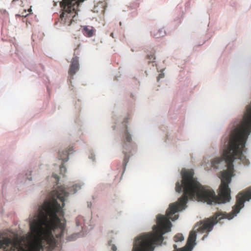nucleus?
<instances>
[{
    "mask_svg": "<svg viewBox=\"0 0 251 251\" xmlns=\"http://www.w3.org/2000/svg\"><path fill=\"white\" fill-rule=\"evenodd\" d=\"M68 194L63 186L52 191L39 208L37 221L32 218V251H52L56 244L52 232H59L56 238L63 235L65 227L59 216H64L62 207Z\"/></svg>",
    "mask_w": 251,
    "mask_h": 251,
    "instance_id": "nucleus-1",
    "label": "nucleus"
},
{
    "mask_svg": "<svg viewBox=\"0 0 251 251\" xmlns=\"http://www.w3.org/2000/svg\"><path fill=\"white\" fill-rule=\"evenodd\" d=\"M251 199V187L246 189L237 195L236 202L233 207L232 212L229 214L222 212H217L213 217L201 221L195 227L198 232L207 233L212 230L213 226L224 219H232L244 206V203Z\"/></svg>",
    "mask_w": 251,
    "mask_h": 251,
    "instance_id": "nucleus-2",
    "label": "nucleus"
},
{
    "mask_svg": "<svg viewBox=\"0 0 251 251\" xmlns=\"http://www.w3.org/2000/svg\"><path fill=\"white\" fill-rule=\"evenodd\" d=\"M84 0H62L60 2L62 13L60 16V22L64 25H70L75 21L78 11L80 2Z\"/></svg>",
    "mask_w": 251,
    "mask_h": 251,
    "instance_id": "nucleus-3",
    "label": "nucleus"
},
{
    "mask_svg": "<svg viewBox=\"0 0 251 251\" xmlns=\"http://www.w3.org/2000/svg\"><path fill=\"white\" fill-rule=\"evenodd\" d=\"M23 244L21 241H12L9 238H5L0 240V251H14Z\"/></svg>",
    "mask_w": 251,
    "mask_h": 251,
    "instance_id": "nucleus-4",
    "label": "nucleus"
},
{
    "mask_svg": "<svg viewBox=\"0 0 251 251\" xmlns=\"http://www.w3.org/2000/svg\"><path fill=\"white\" fill-rule=\"evenodd\" d=\"M78 58L77 56L73 57L70 67L69 70V74L70 75H74L79 70Z\"/></svg>",
    "mask_w": 251,
    "mask_h": 251,
    "instance_id": "nucleus-5",
    "label": "nucleus"
},
{
    "mask_svg": "<svg viewBox=\"0 0 251 251\" xmlns=\"http://www.w3.org/2000/svg\"><path fill=\"white\" fill-rule=\"evenodd\" d=\"M82 32L87 37H92L95 34L96 29L90 25L82 26Z\"/></svg>",
    "mask_w": 251,
    "mask_h": 251,
    "instance_id": "nucleus-6",
    "label": "nucleus"
},
{
    "mask_svg": "<svg viewBox=\"0 0 251 251\" xmlns=\"http://www.w3.org/2000/svg\"><path fill=\"white\" fill-rule=\"evenodd\" d=\"M151 34L153 37L159 38L164 36L166 34V32L163 28L154 27L151 29Z\"/></svg>",
    "mask_w": 251,
    "mask_h": 251,
    "instance_id": "nucleus-7",
    "label": "nucleus"
},
{
    "mask_svg": "<svg viewBox=\"0 0 251 251\" xmlns=\"http://www.w3.org/2000/svg\"><path fill=\"white\" fill-rule=\"evenodd\" d=\"M73 147H70L67 151H63L62 152H59L58 158L62 160L64 162L67 161L69 157V154L73 151Z\"/></svg>",
    "mask_w": 251,
    "mask_h": 251,
    "instance_id": "nucleus-8",
    "label": "nucleus"
},
{
    "mask_svg": "<svg viewBox=\"0 0 251 251\" xmlns=\"http://www.w3.org/2000/svg\"><path fill=\"white\" fill-rule=\"evenodd\" d=\"M82 186V185L78 183L73 185L71 187L69 188V192L71 193H75L77 191L80 190L81 189V187Z\"/></svg>",
    "mask_w": 251,
    "mask_h": 251,
    "instance_id": "nucleus-9",
    "label": "nucleus"
},
{
    "mask_svg": "<svg viewBox=\"0 0 251 251\" xmlns=\"http://www.w3.org/2000/svg\"><path fill=\"white\" fill-rule=\"evenodd\" d=\"M124 137L126 141L128 143H130L132 141V138L130 134L127 130V126H126V129L124 132Z\"/></svg>",
    "mask_w": 251,
    "mask_h": 251,
    "instance_id": "nucleus-10",
    "label": "nucleus"
},
{
    "mask_svg": "<svg viewBox=\"0 0 251 251\" xmlns=\"http://www.w3.org/2000/svg\"><path fill=\"white\" fill-rule=\"evenodd\" d=\"M174 240L176 243L181 242L184 240V237L182 234L178 233L175 236Z\"/></svg>",
    "mask_w": 251,
    "mask_h": 251,
    "instance_id": "nucleus-11",
    "label": "nucleus"
},
{
    "mask_svg": "<svg viewBox=\"0 0 251 251\" xmlns=\"http://www.w3.org/2000/svg\"><path fill=\"white\" fill-rule=\"evenodd\" d=\"M124 153H125V157L123 161V164L124 166V169L126 168V164L127 163L128 161V156L127 154V153L125 151H123Z\"/></svg>",
    "mask_w": 251,
    "mask_h": 251,
    "instance_id": "nucleus-12",
    "label": "nucleus"
},
{
    "mask_svg": "<svg viewBox=\"0 0 251 251\" xmlns=\"http://www.w3.org/2000/svg\"><path fill=\"white\" fill-rule=\"evenodd\" d=\"M60 173L63 176L67 171L66 168L64 166L63 164H62L60 167Z\"/></svg>",
    "mask_w": 251,
    "mask_h": 251,
    "instance_id": "nucleus-13",
    "label": "nucleus"
},
{
    "mask_svg": "<svg viewBox=\"0 0 251 251\" xmlns=\"http://www.w3.org/2000/svg\"><path fill=\"white\" fill-rule=\"evenodd\" d=\"M76 225L77 226H81V224L80 222L83 221V218L82 217L79 216L76 218Z\"/></svg>",
    "mask_w": 251,
    "mask_h": 251,
    "instance_id": "nucleus-14",
    "label": "nucleus"
},
{
    "mask_svg": "<svg viewBox=\"0 0 251 251\" xmlns=\"http://www.w3.org/2000/svg\"><path fill=\"white\" fill-rule=\"evenodd\" d=\"M148 58L151 60H153L155 59V57L153 54H151L150 55L148 56Z\"/></svg>",
    "mask_w": 251,
    "mask_h": 251,
    "instance_id": "nucleus-15",
    "label": "nucleus"
},
{
    "mask_svg": "<svg viewBox=\"0 0 251 251\" xmlns=\"http://www.w3.org/2000/svg\"><path fill=\"white\" fill-rule=\"evenodd\" d=\"M111 250H112V251H117V247H116L115 245H112Z\"/></svg>",
    "mask_w": 251,
    "mask_h": 251,
    "instance_id": "nucleus-16",
    "label": "nucleus"
},
{
    "mask_svg": "<svg viewBox=\"0 0 251 251\" xmlns=\"http://www.w3.org/2000/svg\"><path fill=\"white\" fill-rule=\"evenodd\" d=\"M52 176H53V177H54V178L56 179V180H57V181H58V180H59V177H58V176L57 175H56V174H53V175H52Z\"/></svg>",
    "mask_w": 251,
    "mask_h": 251,
    "instance_id": "nucleus-17",
    "label": "nucleus"
},
{
    "mask_svg": "<svg viewBox=\"0 0 251 251\" xmlns=\"http://www.w3.org/2000/svg\"><path fill=\"white\" fill-rule=\"evenodd\" d=\"M207 235H204V236H203V237H202V240H204V238H205V237H207Z\"/></svg>",
    "mask_w": 251,
    "mask_h": 251,
    "instance_id": "nucleus-18",
    "label": "nucleus"
},
{
    "mask_svg": "<svg viewBox=\"0 0 251 251\" xmlns=\"http://www.w3.org/2000/svg\"><path fill=\"white\" fill-rule=\"evenodd\" d=\"M124 122H125L126 123H127V122H128V120H127V119H125V120H124Z\"/></svg>",
    "mask_w": 251,
    "mask_h": 251,
    "instance_id": "nucleus-19",
    "label": "nucleus"
},
{
    "mask_svg": "<svg viewBox=\"0 0 251 251\" xmlns=\"http://www.w3.org/2000/svg\"><path fill=\"white\" fill-rule=\"evenodd\" d=\"M28 11L30 12L31 11V6L30 7V8L28 9Z\"/></svg>",
    "mask_w": 251,
    "mask_h": 251,
    "instance_id": "nucleus-20",
    "label": "nucleus"
},
{
    "mask_svg": "<svg viewBox=\"0 0 251 251\" xmlns=\"http://www.w3.org/2000/svg\"><path fill=\"white\" fill-rule=\"evenodd\" d=\"M16 1V0H13L12 1V3L13 4H14Z\"/></svg>",
    "mask_w": 251,
    "mask_h": 251,
    "instance_id": "nucleus-21",
    "label": "nucleus"
},
{
    "mask_svg": "<svg viewBox=\"0 0 251 251\" xmlns=\"http://www.w3.org/2000/svg\"><path fill=\"white\" fill-rule=\"evenodd\" d=\"M110 36L112 37H113V33H111V34H110Z\"/></svg>",
    "mask_w": 251,
    "mask_h": 251,
    "instance_id": "nucleus-22",
    "label": "nucleus"
},
{
    "mask_svg": "<svg viewBox=\"0 0 251 251\" xmlns=\"http://www.w3.org/2000/svg\"><path fill=\"white\" fill-rule=\"evenodd\" d=\"M227 141V139H225V142H226Z\"/></svg>",
    "mask_w": 251,
    "mask_h": 251,
    "instance_id": "nucleus-23",
    "label": "nucleus"
},
{
    "mask_svg": "<svg viewBox=\"0 0 251 251\" xmlns=\"http://www.w3.org/2000/svg\"><path fill=\"white\" fill-rule=\"evenodd\" d=\"M126 145V144H125V145L123 146V148H125V146Z\"/></svg>",
    "mask_w": 251,
    "mask_h": 251,
    "instance_id": "nucleus-24",
    "label": "nucleus"
}]
</instances>
